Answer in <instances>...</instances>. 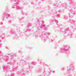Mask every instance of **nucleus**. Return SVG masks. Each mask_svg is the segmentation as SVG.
<instances>
[{"label": "nucleus", "mask_w": 76, "mask_h": 76, "mask_svg": "<svg viewBox=\"0 0 76 76\" xmlns=\"http://www.w3.org/2000/svg\"><path fill=\"white\" fill-rule=\"evenodd\" d=\"M36 27L37 30V32H38L37 34L36 32L34 33L33 35V37H34L37 39V38L39 37L41 38L42 40L44 42H45L47 39H48V35H50V33H45L44 34L40 32V31L42 29L47 31L48 26H45L44 24V21L41 20L40 18L37 20V22L36 23Z\"/></svg>", "instance_id": "nucleus-1"}, {"label": "nucleus", "mask_w": 76, "mask_h": 76, "mask_svg": "<svg viewBox=\"0 0 76 76\" xmlns=\"http://www.w3.org/2000/svg\"><path fill=\"white\" fill-rule=\"evenodd\" d=\"M17 65H19L21 66V67H22L24 65H26V64H28V69H31L33 68V66L32 65L34 66L36 64V62H32L31 63H26V60L24 59L22 60H20L19 61L17 62Z\"/></svg>", "instance_id": "nucleus-2"}, {"label": "nucleus", "mask_w": 76, "mask_h": 76, "mask_svg": "<svg viewBox=\"0 0 76 76\" xmlns=\"http://www.w3.org/2000/svg\"><path fill=\"white\" fill-rule=\"evenodd\" d=\"M9 11L10 10L9 9V7L7 6L6 7L5 12L2 14L1 18L2 21H4V19L5 17L7 19H8V18L13 19L14 18V17H13V14H8L6 12H9Z\"/></svg>", "instance_id": "nucleus-3"}, {"label": "nucleus", "mask_w": 76, "mask_h": 76, "mask_svg": "<svg viewBox=\"0 0 76 76\" xmlns=\"http://www.w3.org/2000/svg\"><path fill=\"white\" fill-rule=\"evenodd\" d=\"M72 28L68 27L65 29V31H62V29L61 28L60 29V32H62L63 34H65L67 33L68 36L69 37V38H72V35H73V33H72V32L71 31L72 30Z\"/></svg>", "instance_id": "nucleus-4"}, {"label": "nucleus", "mask_w": 76, "mask_h": 76, "mask_svg": "<svg viewBox=\"0 0 76 76\" xmlns=\"http://www.w3.org/2000/svg\"><path fill=\"white\" fill-rule=\"evenodd\" d=\"M75 66L71 64L70 66L67 68L66 74L64 73V75L65 76H72V75L71 73V72H73Z\"/></svg>", "instance_id": "nucleus-5"}, {"label": "nucleus", "mask_w": 76, "mask_h": 76, "mask_svg": "<svg viewBox=\"0 0 76 76\" xmlns=\"http://www.w3.org/2000/svg\"><path fill=\"white\" fill-rule=\"evenodd\" d=\"M12 1H15V3L14 4V6L12 7V8L13 9H15L16 8L17 10H22L23 9L24 7H20L19 6V1H20V0H10V2H12Z\"/></svg>", "instance_id": "nucleus-6"}, {"label": "nucleus", "mask_w": 76, "mask_h": 76, "mask_svg": "<svg viewBox=\"0 0 76 76\" xmlns=\"http://www.w3.org/2000/svg\"><path fill=\"white\" fill-rule=\"evenodd\" d=\"M69 45H66L62 48L60 49V50L61 52H59V53H63L64 54H69L70 53V51L69 49Z\"/></svg>", "instance_id": "nucleus-7"}, {"label": "nucleus", "mask_w": 76, "mask_h": 76, "mask_svg": "<svg viewBox=\"0 0 76 76\" xmlns=\"http://www.w3.org/2000/svg\"><path fill=\"white\" fill-rule=\"evenodd\" d=\"M9 56H10V57L11 58V60H12L13 62H10L8 63V64H10V65H13L15 64L16 63V59H14L13 60V59L12 58H13V57H15V56H16V54L14 53H11L10 54H8Z\"/></svg>", "instance_id": "nucleus-8"}, {"label": "nucleus", "mask_w": 76, "mask_h": 76, "mask_svg": "<svg viewBox=\"0 0 76 76\" xmlns=\"http://www.w3.org/2000/svg\"><path fill=\"white\" fill-rule=\"evenodd\" d=\"M28 71L25 69H22L20 72H18L17 73L18 75H20V76H25L26 75H28Z\"/></svg>", "instance_id": "nucleus-9"}, {"label": "nucleus", "mask_w": 76, "mask_h": 76, "mask_svg": "<svg viewBox=\"0 0 76 76\" xmlns=\"http://www.w3.org/2000/svg\"><path fill=\"white\" fill-rule=\"evenodd\" d=\"M68 23H70L71 24H73L72 28L73 30H76V22L75 20L72 19H69L67 21Z\"/></svg>", "instance_id": "nucleus-10"}, {"label": "nucleus", "mask_w": 76, "mask_h": 76, "mask_svg": "<svg viewBox=\"0 0 76 76\" xmlns=\"http://www.w3.org/2000/svg\"><path fill=\"white\" fill-rule=\"evenodd\" d=\"M69 18H72L73 17V15H76V13L75 11L70 10H69Z\"/></svg>", "instance_id": "nucleus-11"}, {"label": "nucleus", "mask_w": 76, "mask_h": 76, "mask_svg": "<svg viewBox=\"0 0 76 76\" xmlns=\"http://www.w3.org/2000/svg\"><path fill=\"white\" fill-rule=\"evenodd\" d=\"M69 1H70V4L71 6V9H75V6L74 5L75 4V2L73 1V0H69Z\"/></svg>", "instance_id": "nucleus-12"}, {"label": "nucleus", "mask_w": 76, "mask_h": 76, "mask_svg": "<svg viewBox=\"0 0 76 76\" xmlns=\"http://www.w3.org/2000/svg\"><path fill=\"white\" fill-rule=\"evenodd\" d=\"M58 25V27H57L56 28V27H54V28L53 29V31H54V32H55L56 33L57 32H59V30H57L58 28H59L60 30V29H61L62 30V28H60V26L58 24V25Z\"/></svg>", "instance_id": "nucleus-13"}, {"label": "nucleus", "mask_w": 76, "mask_h": 76, "mask_svg": "<svg viewBox=\"0 0 76 76\" xmlns=\"http://www.w3.org/2000/svg\"><path fill=\"white\" fill-rule=\"evenodd\" d=\"M54 22L56 23L57 25H58V21L56 19H50L49 20V22L50 23H53Z\"/></svg>", "instance_id": "nucleus-14"}, {"label": "nucleus", "mask_w": 76, "mask_h": 76, "mask_svg": "<svg viewBox=\"0 0 76 76\" xmlns=\"http://www.w3.org/2000/svg\"><path fill=\"white\" fill-rule=\"evenodd\" d=\"M19 29V28H17V31H19V34L20 35V36H23L24 37H26V35L25 34H23L22 32L21 31H20V30Z\"/></svg>", "instance_id": "nucleus-15"}, {"label": "nucleus", "mask_w": 76, "mask_h": 76, "mask_svg": "<svg viewBox=\"0 0 76 76\" xmlns=\"http://www.w3.org/2000/svg\"><path fill=\"white\" fill-rule=\"evenodd\" d=\"M4 72H7L9 69V66H3Z\"/></svg>", "instance_id": "nucleus-16"}, {"label": "nucleus", "mask_w": 76, "mask_h": 76, "mask_svg": "<svg viewBox=\"0 0 76 76\" xmlns=\"http://www.w3.org/2000/svg\"><path fill=\"white\" fill-rule=\"evenodd\" d=\"M51 16L53 18H55V16H56V17H57V18H60V15L59 14H57L55 13H54L53 15H52Z\"/></svg>", "instance_id": "nucleus-17"}, {"label": "nucleus", "mask_w": 76, "mask_h": 76, "mask_svg": "<svg viewBox=\"0 0 76 76\" xmlns=\"http://www.w3.org/2000/svg\"><path fill=\"white\" fill-rule=\"evenodd\" d=\"M3 60L5 61V62H7L8 61L9 59V56H4L3 57Z\"/></svg>", "instance_id": "nucleus-18"}, {"label": "nucleus", "mask_w": 76, "mask_h": 76, "mask_svg": "<svg viewBox=\"0 0 76 76\" xmlns=\"http://www.w3.org/2000/svg\"><path fill=\"white\" fill-rule=\"evenodd\" d=\"M5 36H6V34L5 33H3L2 35L0 36V38L2 39H6V38L4 37Z\"/></svg>", "instance_id": "nucleus-19"}, {"label": "nucleus", "mask_w": 76, "mask_h": 76, "mask_svg": "<svg viewBox=\"0 0 76 76\" xmlns=\"http://www.w3.org/2000/svg\"><path fill=\"white\" fill-rule=\"evenodd\" d=\"M10 34L12 35H15L16 34V32L14 31V30L12 29L10 31Z\"/></svg>", "instance_id": "nucleus-20"}, {"label": "nucleus", "mask_w": 76, "mask_h": 76, "mask_svg": "<svg viewBox=\"0 0 76 76\" xmlns=\"http://www.w3.org/2000/svg\"><path fill=\"white\" fill-rule=\"evenodd\" d=\"M62 7H66L67 6V5L66 3L65 2L62 4Z\"/></svg>", "instance_id": "nucleus-21"}, {"label": "nucleus", "mask_w": 76, "mask_h": 76, "mask_svg": "<svg viewBox=\"0 0 76 76\" xmlns=\"http://www.w3.org/2000/svg\"><path fill=\"white\" fill-rule=\"evenodd\" d=\"M19 37H18V36L17 35V34H15V37H14V39H15V40H17V39H18V38Z\"/></svg>", "instance_id": "nucleus-22"}, {"label": "nucleus", "mask_w": 76, "mask_h": 76, "mask_svg": "<svg viewBox=\"0 0 76 76\" xmlns=\"http://www.w3.org/2000/svg\"><path fill=\"white\" fill-rule=\"evenodd\" d=\"M48 12L50 14V15H51L53 13V10H51L50 9H49L48 10Z\"/></svg>", "instance_id": "nucleus-23"}, {"label": "nucleus", "mask_w": 76, "mask_h": 76, "mask_svg": "<svg viewBox=\"0 0 76 76\" xmlns=\"http://www.w3.org/2000/svg\"><path fill=\"white\" fill-rule=\"evenodd\" d=\"M31 25H32L31 23H28L27 24V27H30V26H31Z\"/></svg>", "instance_id": "nucleus-24"}, {"label": "nucleus", "mask_w": 76, "mask_h": 76, "mask_svg": "<svg viewBox=\"0 0 76 76\" xmlns=\"http://www.w3.org/2000/svg\"><path fill=\"white\" fill-rule=\"evenodd\" d=\"M26 58L27 60H29L31 59V58L29 57V55H28L26 57Z\"/></svg>", "instance_id": "nucleus-25"}, {"label": "nucleus", "mask_w": 76, "mask_h": 76, "mask_svg": "<svg viewBox=\"0 0 76 76\" xmlns=\"http://www.w3.org/2000/svg\"><path fill=\"white\" fill-rule=\"evenodd\" d=\"M21 13L23 15H27V13H25L23 12V11H21Z\"/></svg>", "instance_id": "nucleus-26"}, {"label": "nucleus", "mask_w": 76, "mask_h": 76, "mask_svg": "<svg viewBox=\"0 0 76 76\" xmlns=\"http://www.w3.org/2000/svg\"><path fill=\"white\" fill-rule=\"evenodd\" d=\"M64 18L65 19V20H67V16L66 15H64Z\"/></svg>", "instance_id": "nucleus-27"}, {"label": "nucleus", "mask_w": 76, "mask_h": 76, "mask_svg": "<svg viewBox=\"0 0 76 76\" xmlns=\"http://www.w3.org/2000/svg\"><path fill=\"white\" fill-rule=\"evenodd\" d=\"M53 6H56V7H58V4H54Z\"/></svg>", "instance_id": "nucleus-28"}, {"label": "nucleus", "mask_w": 76, "mask_h": 76, "mask_svg": "<svg viewBox=\"0 0 76 76\" xmlns=\"http://www.w3.org/2000/svg\"><path fill=\"white\" fill-rule=\"evenodd\" d=\"M3 56V53L1 51H0V56Z\"/></svg>", "instance_id": "nucleus-29"}, {"label": "nucleus", "mask_w": 76, "mask_h": 76, "mask_svg": "<svg viewBox=\"0 0 76 76\" xmlns=\"http://www.w3.org/2000/svg\"><path fill=\"white\" fill-rule=\"evenodd\" d=\"M17 67H18V66L15 68L13 67V68H12V70H16V69H17Z\"/></svg>", "instance_id": "nucleus-30"}, {"label": "nucleus", "mask_w": 76, "mask_h": 76, "mask_svg": "<svg viewBox=\"0 0 76 76\" xmlns=\"http://www.w3.org/2000/svg\"><path fill=\"white\" fill-rule=\"evenodd\" d=\"M31 31V29H30L29 28H27V32H29V31Z\"/></svg>", "instance_id": "nucleus-31"}, {"label": "nucleus", "mask_w": 76, "mask_h": 76, "mask_svg": "<svg viewBox=\"0 0 76 76\" xmlns=\"http://www.w3.org/2000/svg\"><path fill=\"white\" fill-rule=\"evenodd\" d=\"M8 76H15V75H14V74L12 73V74H11V75H8Z\"/></svg>", "instance_id": "nucleus-32"}, {"label": "nucleus", "mask_w": 76, "mask_h": 76, "mask_svg": "<svg viewBox=\"0 0 76 76\" xmlns=\"http://www.w3.org/2000/svg\"><path fill=\"white\" fill-rule=\"evenodd\" d=\"M1 42V39H0V43ZM2 46V45H1V44L0 43V48H1V46Z\"/></svg>", "instance_id": "nucleus-33"}, {"label": "nucleus", "mask_w": 76, "mask_h": 76, "mask_svg": "<svg viewBox=\"0 0 76 76\" xmlns=\"http://www.w3.org/2000/svg\"><path fill=\"white\" fill-rule=\"evenodd\" d=\"M23 32L24 33L25 32H27V29H24L23 30Z\"/></svg>", "instance_id": "nucleus-34"}, {"label": "nucleus", "mask_w": 76, "mask_h": 76, "mask_svg": "<svg viewBox=\"0 0 76 76\" xmlns=\"http://www.w3.org/2000/svg\"><path fill=\"white\" fill-rule=\"evenodd\" d=\"M61 70L63 71V70H65V68L63 67L61 69Z\"/></svg>", "instance_id": "nucleus-35"}, {"label": "nucleus", "mask_w": 76, "mask_h": 76, "mask_svg": "<svg viewBox=\"0 0 76 76\" xmlns=\"http://www.w3.org/2000/svg\"><path fill=\"white\" fill-rule=\"evenodd\" d=\"M8 23H12V20H10L8 21Z\"/></svg>", "instance_id": "nucleus-36"}, {"label": "nucleus", "mask_w": 76, "mask_h": 76, "mask_svg": "<svg viewBox=\"0 0 76 76\" xmlns=\"http://www.w3.org/2000/svg\"><path fill=\"white\" fill-rule=\"evenodd\" d=\"M51 42H53V41H55V39H52L51 40Z\"/></svg>", "instance_id": "nucleus-37"}, {"label": "nucleus", "mask_w": 76, "mask_h": 76, "mask_svg": "<svg viewBox=\"0 0 76 76\" xmlns=\"http://www.w3.org/2000/svg\"><path fill=\"white\" fill-rule=\"evenodd\" d=\"M5 48H6V49H7V50H9V48L7 47H6Z\"/></svg>", "instance_id": "nucleus-38"}, {"label": "nucleus", "mask_w": 76, "mask_h": 76, "mask_svg": "<svg viewBox=\"0 0 76 76\" xmlns=\"http://www.w3.org/2000/svg\"><path fill=\"white\" fill-rule=\"evenodd\" d=\"M18 53H22V52H21L20 51H18Z\"/></svg>", "instance_id": "nucleus-39"}, {"label": "nucleus", "mask_w": 76, "mask_h": 76, "mask_svg": "<svg viewBox=\"0 0 76 76\" xmlns=\"http://www.w3.org/2000/svg\"><path fill=\"white\" fill-rule=\"evenodd\" d=\"M59 43H61V42H62V41L61 40H60L59 41Z\"/></svg>", "instance_id": "nucleus-40"}, {"label": "nucleus", "mask_w": 76, "mask_h": 76, "mask_svg": "<svg viewBox=\"0 0 76 76\" xmlns=\"http://www.w3.org/2000/svg\"><path fill=\"white\" fill-rule=\"evenodd\" d=\"M58 12L59 13H61V10H59V11H58Z\"/></svg>", "instance_id": "nucleus-41"}, {"label": "nucleus", "mask_w": 76, "mask_h": 76, "mask_svg": "<svg viewBox=\"0 0 76 76\" xmlns=\"http://www.w3.org/2000/svg\"><path fill=\"white\" fill-rule=\"evenodd\" d=\"M55 1H56V3H58V2H59V1H58V0H56Z\"/></svg>", "instance_id": "nucleus-42"}, {"label": "nucleus", "mask_w": 76, "mask_h": 76, "mask_svg": "<svg viewBox=\"0 0 76 76\" xmlns=\"http://www.w3.org/2000/svg\"><path fill=\"white\" fill-rule=\"evenodd\" d=\"M41 72V70H39V71H38V72L39 73H40Z\"/></svg>", "instance_id": "nucleus-43"}, {"label": "nucleus", "mask_w": 76, "mask_h": 76, "mask_svg": "<svg viewBox=\"0 0 76 76\" xmlns=\"http://www.w3.org/2000/svg\"><path fill=\"white\" fill-rule=\"evenodd\" d=\"M0 24L1 25H3V22H1L0 23Z\"/></svg>", "instance_id": "nucleus-44"}, {"label": "nucleus", "mask_w": 76, "mask_h": 76, "mask_svg": "<svg viewBox=\"0 0 76 76\" xmlns=\"http://www.w3.org/2000/svg\"><path fill=\"white\" fill-rule=\"evenodd\" d=\"M23 19V18H20V20H19V21H20V20H22V19Z\"/></svg>", "instance_id": "nucleus-45"}, {"label": "nucleus", "mask_w": 76, "mask_h": 76, "mask_svg": "<svg viewBox=\"0 0 76 76\" xmlns=\"http://www.w3.org/2000/svg\"><path fill=\"white\" fill-rule=\"evenodd\" d=\"M31 3L32 4H33V5L34 4V2H32Z\"/></svg>", "instance_id": "nucleus-46"}, {"label": "nucleus", "mask_w": 76, "mask_h": 76, "mask_svg": "<svg viewBox=\"0 0 76 76\" xmlns=\"http://www.w3.org/2000/svg\"><path fill=\"white\" fill-rule=\"evenodd\" d=\"M53 73H55V72H53Z\"/></svg>", "instance_id": "nucleus-47"}, {"label": "nucleus", "mask_w": 76, "mask_h": 76, "mask_svg": "<svg viewBox=\"0 0 76 76\" xmlns=\"http://www.w3.org/2000/svg\"><path fill=\"white\" fill-rule=\"evenodd\" d=\"M64 36L65 37H66V36L65 35H64Z\"/></svg>", "instance_id": "nucleus-48"}, {"label": "nucleus", "mask_w": 76, "mask_h": 76, "mask_svg": "<svg viewBox=\"0 0 76 76\" xmlns=\"http://www.w3.org/2000/svg\"><path fill=\"white\" fill-rule=\"evenodd\" d=\"M75 73H76V71H75Z\"/></svg>", "instance_id": "nucleus-49"}, {"label": "nucleus", "mask_w": 76, "mask_h": 76, "mask_svg": "<svg viewBox=\"0 0 76 76\" xmlns=\"http://www.w3.org/2000/svg\"><path fill=\"white\" fill-rule=\"evenodd\" d=\"M42 1H44V0H41Z\"/></svg>", "instance_id": "nucleus-50"}, {"label": "nucleus", "mask_w": 76, "mask_h": 76, "mask_svg": "<svg viewBox=\"0 0 76 76\" xmlns=\"http://www.w3.org/2000/svg\"><path fill=\"white\" fill-rule=\"evenodd\" d=\"M74 76H76L75 75H74Z\"/></svg>", "instance_id": "nucleus-51"}, {"label": "nucleus", "mask_w": 76, "mask_h": 76, "mask_svg": "<svg viewBox=\"0 0 76 76\" xmlns=\"http://www.w3.org/2000/svg\"><path fill=\"white\" fill-rule=\"evenodd\" d=\"M50 7L49 6V7Z\"/></svg>", "instance_id": "nucleus-52"}, {"label": "nucleus", "mask_w": 76, "mask_h": 76, "mask_svg": "<svg viewBox=\"0 0 76 76\" xmlns=\"http://www.w3.org/2000/svg\"><path fill=\"white\" fill-rule=\"evenodd\" d=\"M7 37L8 36H7Z\"/></svg>", "instance_id": "nucleus-53"}]
</instances>
